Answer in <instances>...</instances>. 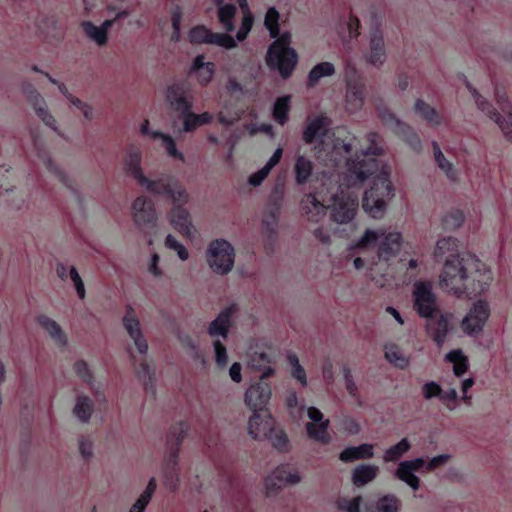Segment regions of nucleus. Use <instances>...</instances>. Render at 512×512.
<instances>
[{"mask_svg": "<svg viewBox=\"0 0 512 512\" xmlns=\"http://www.w3.org/2000/svg\"><path fill=\"white\" fill-rule=\"evenodd\" d=\"M436 262H443L439 276L442 290L461 298L477 296L485 292L492 280V271L475 255L458 251V240L443 237L436 243L434 250Z\"/></svg>", "mask_w": 512, "mask_h": 512, "instance_id": "nucleus-1", "label": "nucleus"}, {"mask_svg": "<svg viewBox=\"0 0 512 512\" xmlns=\"http://www.w3.org/2000/svg\"><path fill=\"white\" fill-rule=\"evenodd\" d=\"M367 142V148L360 149V151L357 150L353 157L351 156L353 150L352 143H345L337 139L333 144L330 160L333 161L335 165H339L340 162L345 161L351 176L355 177L354 183H363L377 171L379 167V163L375 158V156H379L383 153V148L379 145V134L370 132L367 134Z\"/></svg>", "mask_w": 512, "mask_h": 512, "instance_id": "nucleus-2", "label": "nucleus"}, {"mask_svg": "<svg viewBox=\"0 0 512 512\" xmlns=\"http://www.w3.org/2000/svg\"><path fill=\"white\" fill-rule=\"evenodd\" d=\"M273 39L274 41L267 49L266 64L271 69L278 70L281 77L287 79L298 63V54L294 48L290 47L292 33L290 31L279 32V36Z\"/></svg>", "mask_w": 512, "mask_h": 512, "instance_id": "nucleus-3", "label": "nucleus"}, {"mask_svg": "<svg viewBox=\"0 0 512 512\" xmlns=\"http://www.w3.org/2000/svg\"><path fill=\"white\" fill-rule=\"evenodd\" d=\"M189 429L190 427L186 422H179L171 427L167 435L169 453L164 459L163 477L164 485L172 492H175L180 485L179 449Z\"/></svg>", "mask_w": 512, "mask_h": 512, "instance_id": "nucleus-4", "label": "nucleus"}, {"mask_svg": "<svg viewBox=\"0 0 512 512\" xmlns=\"http://www.w3.org/2000/svg\"><path fill=\"white\" fill-rule=\"evenodd\" d=\"M394 197V188L388 172L381 171L374 179L362 199L363 210L374 219H382L389 201Z\"/></svg>", "mask_w": 512, "mask_h": 512, "instance_id": "nucleus-5", "label": "nucleus"}, {"mask_svg": "<svg viewBox=\"0 0 512 512\" xmlns=\"http://www.w3.org/2000/svg\"><path fill=\"white\" fill-rule=\"evenodd\" d=\"M383 24V14L375 9L371 10L368 21V50L363 57L366 63L375 68L382 67L387 61Z\"/></svg>", "mask_w": 512, "mask_h": 512, "instance_id": "nucleus-6", "label": "nucleus"}, {"mask_svg": "<svg viewBox=\"0 0 512 512\" xmlns=\"http://www.w3.org/2000/svg\"><path fill=\"white\" fill-rule=\"evenodd\" d=\"M402 236L399 232L386 233L384 230L367 229L354 244V248L368 250L378 244V257L388 261L395 257L400 251Z\"/></svg>", "mask_w": 512, "mask_h": 512, "instance_id": "nucleus-7", "label": "nucleus"}, {"mask_svg": "<svg viewBox=\"0 0 512 512\" xmlns=\"http://www.w3.org/2000/svg\"><path fill=\"white\" fill-rule=\"evenodd\" d=\"M129 337L133 341L136 350L138 353L143 356L139 360V363L136 364L137 359L136 356L131 348H128V353L130 356L131 361L133 362L135 366V373L138 377V379L142 382L143 387L145 391L152 396H155L156 394V385H155V372L156 367L153 363V361H148L146 358V354L148 352V342L146 338L143 335V332L141 329L137 331H133V333H128Z\"/></svg>", "mask_w": 512, "mask_h": 512, "instance_id": "nucleus-8", "label": "nucleus"}, {"mask_svg": "<svg viewBox=\"0 0 512 512\" xmlns=\"http://www.w3.org/2000/svg\"><path fill=\"white\" fill-rule=\"evenodd\" d=\"M205 259L215 274L224 276L229 274L234 267L235 249L226 239H215L208 244Z\"/></svg>", "mask_w": 512, "mask_h": 512, "instance_id": "nucleus-9", "label": "nucleus"}, {"mask_svg": "<svg viewBox=\"0 0 512 512\" xmlns=\"http://www.w3.org/2000/svg\"><path fill=\"white\" fill-rule=\"evenodd\" d=\"M141 187L147 192L169 199L171 202L185 201L188 197L187 189L176 176L170 173L159 174L154 179L146 177Z\"/></svg>", "mask_w": 512, "mask_h": 512, "instance_id": "nucleus-10", "label": "nucleus"}, {"mask_svg": "<svg viewBox=\"0 0 512 512\" xmlns=\"http://www.w3.org/2000/svg\"><path fill=\"white\" fill-rule=\"evenodd\" d=\"M282 204L283 190L276 186L269 196L268 203L261 220L263 234L271 244H273L277 239Z\"/></svg>", "mask_w": 512, "mask_h": 512, "instance_id": "nucleus-11", "label": "nucleus"}, {"mask_svg": "<svg viewBox=\"0 0 512 512\" xmlns=\"http://www.w3.org/2000/svg\"><path fill=\"white\" fill-rule=\"evenodd\" d=\"M302 476L299 470L290 464L277 466L265 479L266 495H276L283 486H294L301 482Z\"/></svg>", "mask_w": 512, "mask_h": 512, "instance_id": "nucleus-12", "label": "nucleus"}, {"mask_svg": "<svg viewBox=\"0 0 512 512\" xmlns=\"http://www.w3.org/2000/svg\"><path fill=\"white\" fill-rule=\"evenodd\" d=\"M413 307L422 318H431L439 313L437 298L432 284L428 281H418L414 284Z\"/></svg>", "mask_w": 512, "mask_h": 512, "instance_id": "nucleus-13", "label": "nucleus"}, {"mask_svg": "<svg viewBox=\"0 0 512 512\" xmlns=\"http://www.w3.org/2000/svg\"><path fill=\"white\" fill-rule=\"evenodd\" d=\"M164 96L167 106L176 114V118L192 109L194 98L188 85L183 81L168 85Z\"/></svg>", "mask_w": 512, "mask_h": 512, "instance_id": "nucleus-14", "label": "nucleus"}, {"mask_svg": "<svg viewBox=\"0 0 512 512\" xmlns=\"http://www.w3.org/2000/svg\"><path fill=\"white\" fill-rule=\"evenodd\" d=\"M132 217L135 225L143 231L157 228L158 215L155 204L146 196H139L133 201Z\"/></svg>", "mask_w": 512, "mask_h": 512, "instance_id": "nucleus-15", "label": "nucleus"}, {"mask_svg": "<svg viewBox=\"0 0 512 512\" xmlns=\"http://www.w3.org/2000/svg\"><path fill=\"white\" fill-rule=\"evenodd\" d=\"M31 139L33 142L34 151L38 159L42 161L46 169L51 173L55 174L63 185H65L69 189H72L73 181L64 171H62L54 164L46 148L45 140L43 139V137L39 133L31 131Z\"/></svg>", "mask_w": 512, "mask_h": 512, "instance_id": "nucleus-16", "label": "nucleus"}, {"mask_svg": "<svg viewBox=\"0 0 512 512\" xmlns=\"http://www.w3.org/2000/svg\"><path fill=\"white\" fill-rule=\"evenodd\" d=\"M490 308L485 300H478L463 318L461 326L465 333L469 335L477 334L482 331L488 317Z\"/></svg>", "mask_w": 512, "mask_h": 512, "instance_id": "nucleus-17", "label": "nucleus"}, {"mask_svg": "<svg viewBox=\"0 0 512 512\" xmlns=\"http://www.w3.org/2000/svg\"><path fill=\"white\" fill-rule=\"evenodd\" d=\"M190 201V194L185 201H173L169 213L170 223L179 233L190 237L193 233V223L189 210L185 207Z\"/></svg>", "mask_w": 512, "mask_h": 512, "instance_id": "nucleus-18", "label": "nucleus"}, {"mask_svg": "<svg viewBox=\"0 0 512 512\" xmlns=\"http://www.w3.org/2000/svg\"><path fill=\"white\" fill-rule=\"evenodd\" d=\"M271 395V386L264 380H259L247 389L245 403L252 411H268Z\"/></svg>", "mask_w": 512, "mask_h": 512, "instance_id": "nucleus-19", "label": "nucleus"}, {"mask_svg": "<svg viewBox=\"0 0 512 512\" xmlns=\"http://www.w3.org/2000/svg\"><path fill=\"white\" fill-rule=\"evenodd\" d=\"M346 109L354 113L360 110L365 99V84L356 71L346 78Z\"/></svg>", "mask_w": 512, "mask_h": 512, "instance_id": "nucleus-20", "label": "nucleus"}, {"mask_svg": "<svg viewBox=\"0 0 512 512\" xmlns=\"http://www.w3.org/2000/svg\"><path fill=\"white\" fill-rule=\"evenodd\" d=\"M357 208L358 199L356 196L350 194L336 195L334 197L331 218L339 224L348 223L355 217Z\"/></svg>", "mask_w": 512, "mask_h": 512, "instance_id": "nucleus-21", "label": "nucleus"}, {"mask_svg": "<svg viewBox=\"0 0 512 512\" xmlns=\"http://www.w3.org/2000/svg\"><path fill=\"white\" fill-rule=\"evenodd\" d=\"M330 125V118L323 114L314 118L308 117L306 120V126L303 130L302 140L308 145L315 142L323 144V138L327 135Z\"/></svg>", "mask_w": 512, "mask_h": 512, "instance_id": "nucleus-22", "label": "nucleus"}, {"mask_svg": "<svg viewBox=\"0 0 512 512\" xmlns=\"http://www.w3.org/2000/svg\"><path fill=\"white\" fill-rule=\"evenodd\" d=\"M426 462L423 458L418 457L412 460L401 461L395 471V477L400 481L407 484L413 491H417L420 488V478L415 475V472L421 470L422 467H426Z\"/></svg>", "mask_w": 512, "mask_h": 512, "instance_id": "nucleus-23", "label": "nucleus"}, {"mask_svg": "<svg viewBox=\"0 0 512 512\" xmlns=\"http://www.w3.org/2000/svg\"><path fill=\"white\" fill-rule=\"evenodd\" d=\"M236 313V306L231 305L223 309L207 327V334L214 340L228 338L232 327V317Z\"/></svg>", "mask_w": 512, "mask_h": 512, "instance_id": "nucleus-24", "label": "nucleus"}, {"mask_svg": "<svg viewBox=\"0 0 512 512\" xmlns=\"http://www.w3.org/2000/svg\"><path fill=\"white\" fill-rule=\"evenodd\" d=\"M274 420L269 411H253L248 421V433L256 440L264 439L273 432Z\"/></svg>", "mask_w": 512, "mask_h": 512, "instance_id": "nucleus-25", "label": "nucleus"}, {"mask_svg": "<svg viewBox=\"0 0 512 512\" xmlns=\"http://www.w3.org/2000/svg\"><path fill=\"white\" fill-rule=\"evenodd\" d=\"M123 170L127 176L132 177L140 186L146 179L142 168V151L140 148L130 146L125 153Z\"/></svg>", "mask_w": 512, "mask_h": 512, "instance_id": "nucleus-26", "label": "nucleus"}, {"mask_svg": "<svg viewBox=\"0 0 512 512\" xmlns=\"http://www.w3.org/2000/svg\"><path fill=\"white\" fill-rule=\"evenodd\" d=\"M450 314H437L426 318V331L429 337L436 343L438 347H441L445 340L449 330V318Z\"/></svg>", "mask_w": 512, "mask_h": 512, "instance_id": "nucleus-27", "label": "nucleus"}, {"mask_svg": "<svg viewBox=\"0 0 512 512\" xmlns=\"http://www.w3.org/2000/svg\"><path fill=\"white\" fill-rule=\"evenodd\" d=\"M274 363L272 356L266 352H254L249 355L247 361L248 368L261 373L260 380H265L275 373Z\"/></svg>", "mask_w": 512, "mask_h": 512, "instance_id": "nucleus-28", "label": "nucleus"}, {"mask_svg": "<svg viewBox=\"0 0 512 512\" xmlns=\"http://www.w3.org/2000/svg\"><path fill=\"white\" fill-rule=\"evenodd\" d=\"M95 404L92 398L85 394H78L72 408L73 416L81 423L88 424L93 416Z\"/></svg>", "mask_w": 512, "mask_h": 512, "instance_id": "nucleus-29", "label": "nucleus"}, {"mask_svg": "<svg viewBox=\"0 0 512 512\" xmlns=\"http://www.w3.org/2000/svg\"><path fill=\"white\" fill-rule=\"evenodd\" d=\"M301 209L307 219L312 222H319L326 213L325 205L312 193H308L302 198Z\"/></svg>", "mask_w": 512, "mask_h": 512, "instance_id": "nucleus-30", "label": "nucleus"}, {"mask_svg": "<svg viewBox=\"0 0 512 512\" xmlns=\"http://www.w3.org/2000/svg\"><path fill=\"white\" fill-rule=\"evenodd\" d=\"M36 321L58 346L65 347L67 345V336L55 320L46 315H39Z\"/></svg>", "mask_w": 512, "mask_h": 512, "instance_id": "nucleus-31", "label": "nucleus"}, {"mask_svg": "<svg viewBox=\"0 0 512 512\" xmlns=\"http://www.w3.org/2000/svg\"><path fill=\"white\" fill-rule=\"evenodd\" d=\"M189 72L190 74L195 73L201 85H207L214 76L215 64L213 62H205L204 55H198L194 58Z\"/></svg>", "mask_w": 512, "mask_h": 512, "instance_id": "nucleus-32", "label": "nucleus"}, {"mask_svg": "<svg viewBox=\"0 0 512 512\" xmlns=\"http://www.w3.org/2000/svg\"><path fill=\"white\" fill-rule=\"evenodd\" d=\"M374 455L373 445L364 443L359 446L346 447L340 454L339 459L342 462L349 463L356 460L370 459Z\"/></svg>", "mask_w": 512, "mask_h": 512, "instance_id": "nucleus-33", "label": "nucleus"}, {"mask_svg": "<svg viewBox=\"0 0 512 512\" xmlns=\"http://www.w3.org/2000/svg\"><path fill=\"white\" fill-rule=\"evenodd\" d=\"M379 468L371 464L357 465L352 472V483L356 487H363L372 482L378 475Z\"/></svg>", "mask_w": 512, "mask_h": 512, "instance_id": "nucleus-34", "label": "nucleus"}, {"mask_svg": "<svg viewBox=\"0 0 512 512\" xmlns=\"http://www.w3.org/2000/svg\"><path fill=\"white\" fill-rule=\"evenodd\" d=\"M335 72L333 63L328 61L320 62L309 71L306 85L308 88H313L322 78L333 76Z\"/></svg>", "mask_w": 512, "mask_h": 512, "instance_id": "nucleus-35", "label": "nucleus"}, {"mask_svg": "<svg viewBox=\"0 0 512 512\" xmlns=\"http://www.w3.org/2000/svg\"><path fill=\"white\" fill-rule=\"evenodd\" d=\"M314 170V164L311 160L306 158L303 155H299L296 158L295 165H294V174H295V181L298 185H304L306 184Z\"/></svg>", "mask_w": 512, "mask_h": 512, "instance_id": "nucleus-36", "label": "nucleus"}, {"mask_svg": "<svg viewBox=\"0 0 512 512\" xmlns=\"http://www.w3.org/2000/svg\"><path fill=\"white\" fill-rule=\"evenodd\" d=\"M393 132L402 138L414 151H420L422 148L421 140L418 134L413 130L411 126L400 121Z\"/></svg>", "mask_w": 512, "mask_h": 512, "instance_id": "nucleus-37", "label": "nucleus"}, {"mask_svg": "<svg viewBox=\"0 0 512 512\" xmlns=\"http://www.w3.org/2000/svg\"><path fill=\"white\" fill-rule=\"evenodd\" d=\"M218 7V19L226 32H232L235 29L234 18L237 7L234 4H215Z\"/></svg>", "mask_w": 512, "mask_h": 512, "instance_id": "nucleus-38", "label": "nucleus"}, {"mask_svg": "<svg viewBox=\"0 0 512 512\" xmlns=\"http://www.w3.org/2000/svg\"><path fill=\"white\" fill-rule=\"evenodd\" d=\"M157 488V481L154 477L150 478L146 488L131 506L129 512H145Z\"/></svg>", "mask_w": 512, "mask_h": 512, "instance_id": "nucleus-39", "label": "nucleus"}, {"mask_svg": "<svg viewBox=\"0 0 512 512\" xmlns=\"http://www.w3.org/2000/svg\"><path fill=\"white\" fill-rule=\"evenodd\" d=\"M386 360L399 369H405L409 366V357L405 356L399 346L396 344H386L384 346Z\"/></svg>", "mask_w": 512, "mask_h": 512, "instance_id": "nucleus-40", "label": "nucleus"}, {"mask_svg": "<svg viewBox=\"0 0 512 512\" xmlns=\"http://www.w3.org/2000/svg\"><path fill=\"white\" fill-rule=\"evenodd\" d=\"M414 111L431 125L438 126L441 124V117L436 109L422 99L416 100Z\"/></svg>", "mask_w": 512, "mask_h": 512, "instance_id": "nucleus-41", "label": "nucleus"}, {"mask_svg": "<svg viewBox=\"0 0 512 512\" xmlns=\"http://www.w3.org/2000/svg\"><path fill=\"white\" fill-rule=\"evenodd\" d=\"M411 449V443L407 438L401 439L395 445L385 450L383 454V461L386 463L397 462Z\"/></svg>", "mask_w": 512, "mask_h": 512, "instance_id": "nucleus-42", "label": "nucleus"}, {"mask_svg": "<svg viewBox=\"0 0 512 512\" xmlns=\"http://www.w3.org/2000/svg\"><path fill=\"white\" fill-rule=\"evenodd\" d=\"M432 147L437 166L446 174L449 179L455 180L457 178V171L454 169V165L446 159L436 141L432 142Z\"/></svg>", "mask_w": 512, "mask_h": 512, "instance_id": "nucleus-43", "label": "nucleus"}, {"mask_svg": "<svg viewBox=\"0 0 512 512\" xmlns=\"http://www.w3.org/2000/svg\"><path fill=\"white\" fill-rule=\"evenodd\" d=\"M328 426L329 420H325L324 422L317 424L309 422L306 424V431L310 438L322 444H328L331 440L330 436L327 433Z\"/></svg>", "mask_w": 512, "mask_h": 512, "instance_id": "nucleus-44", "label": "nucleus"}, {"mask_svg": "<svg viewBox=\"0 0 512 512\" xmlns=\"http://www.w3.org/2000/svg\"><path fill=\"white\" fill-rule=\"evenodd\" d=\"M401 507V501L395 494H386L380 497L372 512H399Z\"/></svg>", "mask_w": 512, "mask_h": 512, "instance_id": "nucleus-45", "label": "nucleus"}, {"mask_svg": "<svg viewBox=\"0 0 512 512\" xmlns=\"http://www.w3.org/2000/svg\"><path fill=\"white\" fill-rule=\"evenodd\" d=\"M81 27L85 35L99 46L107 44L108 36L100 26L94 25L91 21H84Z\"/></svg>", "mask_w": 512, "mask_h": 512, "instance_id": "nucleus-46", "label": "nucleus"}, {"mask_svg": "<svg viewBox=\"0 0 512 512\" xmlns=\"http://www.w3.org/2000/svg\"><path fill=\"white\" fill-rule=\"evenodd\" d=\"M446 360L453 363V372L462 376L468 369V359L460 349L452 350L446 354Z\"/></svg>", "mask_w": 512, "mask_h": 512, "instance_id": "nucleus-47", "label": "nucleus"}, {"mask_svg": "<svg viewBox=\"0 0 512 512\" xmlns=\"http://www.w3.org/2000/svg\"><path fill=\"white\" fill-rule=\"evenodd\" d=\"M280 18V13L275 7H269L265 13L264 27L271 38L279 36Z\"/></svg>", "mask_w": 512, "mask_h": 512, "instance_id": "nucleus-48", "label": "nucleus"}, {"mask_svg": "<svg viewBox=\"0 0 512 512\" xmlns=\"http://www.w3.org/2000/svg\"><path fill=\"white\" fill-rule=\"evenodd\" d=\"M289 103V95L279 97L274 103L273 117L275 121L280 125H284L288 121V112L290 110Z\"/></svg>", "mask_w": 512, "mask_h": 512, "instance_id": "nucleus-49", "label": "nucleus"}, {"mask_svg": "<svg viewBox=\"0 0 512 512\" xmlns=\"http://www.w3.org/2000/svg\"><path fill=\"white\" fill-rule=\"evenodd\" d=\"M151 137L162 141V146L165 148L169 156L184 161V155L177 150L175 141L170 135L164 134L160 131H155L151 133Z\"/></svg>", "mask_w": 512, "mask_h": 512, "instance_id": "nucleus-50", "label": "nucleus"}, {"mask_svg": "<svg viewBox=\"0 0 512 512\" xmlns=\"http://www.w3.org/2000/svg\"><path fill=\"white\" fill-rule=\"evenodd\" d=\"M264 439H268L272 446L279 452L286 453L290 450L289 439L282 430L277 431L273 428V432L269 433Z\"/></svg>", "mask_w": 512, "mask_h": 512, "instance_id": "nucleus-51", "label": "nucleus"}, {"mask_svg": "<svg viewBox=\"0 0 512 512\" xmlns=\"http://www.w3.org/2000/svg\"><path fill=\"white\" fill-rule=\"evenodd\" d=\"M178 340L181 346L186 350L187 354L194 360L204 361L199 350L198 343L189 334H180Z\"/></svg>", "mask_w": 512, "mask_h": 512, "instance_id": "nucleus-52", "label": "nucleus"}, {"mask_svg": "<svg viewBox=\"0 0 512 512\" xmlns=\"http://www.w3.org/2000/svg\"><path fill=\"white\" fill-rule=\"evenodd\" d=\"M177 119L182 121V127L178 129L179 132L190 133L201 126L199 117L196 113L192 112V109H189L188 112H184L178 116Z\"/></svg>", "mask_w": 512, "mask_h": 512, "instance_id": "nucleus-53", "label": "nucleus"}, {"mask_svg": "<svg viewBox=\"0 0 512 512\" xmlns=\"http://www.w3.org/2000/svg\"><path fill=\"white\" fill-rule=\"evenodd\" d=\"M212 31L204 25H197L189 31V41L192 44H208Z\"/></svg>", "mask_w": 512, "mask_h": 512, "instance_id": "nucleus-54", "label": "nucleus"}, {"mask_svg": "<svg viewBox=\"0 0 512 512\" xmlns=\"http://www.w3.org/2000/svg\"><path fill=\"white\" fill-rule=\"evenodd\" d=\"M477 108L483 112L487 117L495 122L496 117H499L500 112L493 106V104L481 94L476 95L474 99Z\"/></svg>", "mask_w": 512, "mask_h": 512, "instance_id": "nucleus-55", "label": "nucleus"}, {"mask_svg": "<svg viewBox=\"0 0 512 512\" xmlns=\"http://www.w3.org/2000/svg\"><path fill=\"white\" fill-rule=\"evenodd\" d=\"M289 364L292 367V377L298 380L302 386L307 385V378L304 368L301 366L299 359L295 353H289L287 355Z\"/></svg>", "mask_w": 512, "mask_h": 512, "instance_id": "nucleus-56", "label": "nucleus"}, {"mask_svg": "<svg viewBox=\"0 0 512 512\" xmlns=\"http://www.w3.org/2000/svg\"><path fill=\"white\" fill-rule=\"evenodd\" d=\"M123 327L128 333H133V331H137L141 329L140 321L136 316V313L132 306L128 305L126 307L125 314L122 318Z\"/></svg>", "mask_w": 512, "mask_h": 512, "instance_id": "nucleus-57", "label": "nucleus"}, {"mask_svg": "<svg viewBox=\"0 0 512 512\" xmlns=\"http://www.w3.org/2000/svg\"><path fill=\"white\" fill-rule=\"evenodd\" d=\"M94 443L93 440L85 435L78 438V451L85 462H89L93 458Z\"/></svg>", "mask_w": 512, "mask_h": 512, "instance_id": "nucleus-58", "label": "nucleus"}, {"mask_svg": "<svg viewBox=\"0 0 512 512\" xmlns=\"http://www.w3.org/2000/svg\"><path fill=\"white\" fill-rule=\"evenodd\" d=\"M208 44H214L220 47H224L226 49H232L237 46V43L232 36L226 33L214 32L211 33L210 39L208 40Z\"/></svg>", "mask_w": 512, "mask_h": 512, "instance_id": "nucleus-59", "label": "nucleus"}, {"mask_svg": "<svg viewBox=\"0 0 512 512\" xmlns=\"http://www.w3.org/2000/svg\"><path fill=\"white\" fill-rule=\"evenodd\" d=\"M504 115L505 116L500 115L499 117H496L495 123L503 133L505 139L512 143V112Z\"/></svg>", "mask_w": 512, "mask_h": 512, "instance_id": "nucleus-60", "label": "nucleus"}, {"mask_svg": "<svg viewBox=\"0 0 512 512\" xmlns=\"http://www.w3.org/2000/svg\"><path fill=\"white\" fill-rule=\"evenodd\" d=\"M464 222V215L461 211H454L445 215L442 219V225L445 230H455Z\"/></svg>", "mask_w": 512, "mask_h": 512, "instance_id": "nucleus-61", "label": "nucleus"}, {"mask_svg": "<svg viewBox=\"0 0 512 512\" xmlns=\"http://www.w3.org/2000/svg\"><path fill=\"white\" fill-rule=\"evenodd\" d=\"M495 101L503 114L512 112V103L503 87H495Z\"/></svg>", "mask_w": 512, "mask_h": 512, "instance_id": "nucleus-62", "label": "nucleus"}, {"mask_svg": "<svg viewBox=\"0 0 512 512\" xmlns=\"http://www.w3.org/2000/svg\"><path fill=\"white\" fill-rule=\"evenodd\" d=\"M165 246L168 249L174 250L177 253L178 257L182 261H185L188 259L189 253H188L187 249L185 248V246L183 244L178 242L173 235H171V234L167 235V237L165 239Z\"/></svg>", "mask_w": 512, "mask_h": 512, "instance_id": "nucleus-63", "label": "nucleus"}, {"mask_svg": "<svg viewBox=\"0 0 512 512\" xmlns=\"http://www.w3.org/2000/svg\"><path fill=\"white\" fill-rule=\"evenodd\" d=\"M37 117L49 128H51L53 131L60 134L58 127H57V121L54 118V116L49 111L48 105L44 107H39L38 110L35 112Z\"/></svg>", "mask_w": 512, "mask_h": 512, "instance_id": "nucleus-64", "label": "nucleus"}]
</instances>
